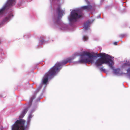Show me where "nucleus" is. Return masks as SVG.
<instances>
[{"instance_id":"nucleus-3","label":"nucleus","mask_w":130,"mask_h":130,"mask_svg":"<svg viewBox=\"0 0 130 130\" xmlns=\"http://www.w3.org/2000/svg\"><path fill=\"white\" fill-rule=\"evenodd\" d=\"M58 64H56L54 65L50 69L47 73L45 74V77L43 80V84H45L47 83L48 78H51L56 74L57 71L58 69V68L56 66H57L59 65Z\"/></svg>"},{"instance_id":"nucleus-19","label":"nucleus","mask_w":130,"mask_h":130,"mask_svg":"<svg viewBox=\"0 0 130 130\" xmlns=\"http://www.w3.org/2000/svg\"><path fill=\"white\" fill-rule=\"evenodd\" d=\"M115 71H116V70H115Z\"/></svg>"},{"instance_id":"nucleus-14","label":"nucleus","mask_w":130,"mask_h":130,"mask_svg":"<svg viewBox=\"0 0 130 130\" xmlns=\"http://www.w3.org/2000/svg\"><path fill=\"white\" fill-rule=\"evenodd\" d=\"M100 70L102 71H105V69H104L103 67H101L100 69Z\"/></svg>"},{"instance_id":"nucleus-2","label":"nucleus","mask_w":130,"mask_h":130,"mask_svg":"<svg viewBox=\"0 0 130 130\" xmlns=\"http://www.w3.org/2000/svg\"><path fill=\"white\" fill-rule=\"evenodd\" d=\"M74 55L75 56H81V59L79 60V62L81 63H86L88 62L93 63L94 62V57H97L90 53L85 51L80 53H76Z\"/></svg>"},{"instance_id":"nucleus-18","label":"nucleus","mask_w":130,"mask_h":130,"mask_svg":"<svg viewBox=\"0 0 130 130\" xmlns=\"http://www.w3.org/2000/svg\"><path fill=\"white\" fill-rule=\"evenodd\" d=\"M15 0H14V3H13V4H12V5H14L15 4Z\"/></svg>"},{"instance_id":"nucleus-9","label":"nucleus","mask_w":130,"mask_h":130,"mask_svg":"<svg viewBox=\"0 0 130 130\" xmlns=\"http://www.w3.org/2000/svg\"><path fill=\"white\" fill-rule=\"evenodd\" d=\"M57 11L59 17H62L63 14V11L60 9V7L59 6H58L57 8Z\"/></svg>"},{"instance_id":"nucleus-11","label":"nucleus","mask_w":130,"mask_h":130,"mask_svg":"<svg viewBox=\"0 0 130 130\" xmlns=\"http://www.w3.org/2000/svg\"><path fill=\"white\" fill-rule=\"evenodd\" d=\"M89 24V22H87L84 23V28L85 30H88Z\"/></svg>"},{"instance_id":"nucleus-17","label":"nucleus","mask_w":130,"mask_h":130,"mask_svg":"<svg viewBox=\"0 0 130 130\" xmlns=\"http://www.w3.org/2000/svg\"><path fill=\"white\" fill-rule=\"evenodd\" d=\"M114 44L115 45H116L117 44V42H115L114 43Z\"/></svg>"},{"instance_id":"nucleus-15","label":"nucleus","mask_w":130,"mask_h":130,"mask_svg":"<svg viewBox=\"0 0 130 130\" xmlns=\"http://www.w3.org/2000/svg\"><path fill=\"white\" fill-rule=\"evenodd\" d=\"M127 72L130 73V67H129L127 70Z\"/></svg>"},{"instance_id":"nucleus-6","label":"nucleus","mask_w":130,"mask_h":130,"mask_svg":"<svg viewBox=\"0 0 130 130\" xmlns=\"http://www.w3.org/2000/svg\"><path fill=\"white\" fill-rule=\"evenodd\" d=\"M73 58H69L61 62H59L56 63L55 65L56 64H59V65L57 66H56V67H58V70L57 71V72H58L60 70L61 68V67L62 64H65L68 62H71V61L73 60Z\"/></svg>"},{"instance_id":"nucleus-10","label":"nucleus","mask_w":130,"mask_h":130,"mask_svg":"<svg viewBox=\"0 0 130 130\" xmlns=\"http://www.w3.org/2000/svg\"><path fill=\"white\" fill-rule=\"evenodd\" d=\"M27 111V109H24L23 110L22 113L19 116V118L20 119L22 118L25 115Z\"/></svg>"},{"instance_id":"nucleus-12","label":"nucleus","mask_w":130,"mask_h":130,"mask_svg":"<svg viewBox=\"0 0 130 130\" xmlns=\"http://www.w3.org/2000/svg\"><path fill=\"white\" fill-rule=\"evenodd\" d=\"M11 16L13 17V14L12 13L10 14L8 17H6L3 20L5 22L9 20Z\"/></svg>"},{"instance_id":"nucleus-1","label":"nucleus","mask_w":130,"mask_h":130,"mask_svg":"<svg viewBox=\"0 0 130 130\" xmlns=\"http://www.w3.org/2000/svg\"><path fill=\"white\" fill-rule=\"evenodd\" d=\"M97 56L101 57L98 59L95 62V65L97 67L102 66L104 64H108L109 67L112 69L114 70L112 65L114 64L113 60L110 59L108 55L105 53L96 54Z\"/></svg>"},{"instance_id":"nucleus-16","label":"nucleus","mask_w":130,"mask_h":130,"mask_svg":"<svg viewBox=\"0 0 130 130\" xmlns=\"http://www.w3.org/2000/svg\"><path fill=\"white\" fill-rule=\"evenodd\" d=\"M127 65V63H125L123 66V67H124L125 66H126Z\"/></svg>"},{"instance_id":"nucleus-4","label":"nucleus","mask_w":130,"mask_h":130,"mask_svg":"<svg viewBox=\"0 0 130 130\" xmlns=\"http://www.w3.org/2000/svg\"><path fill=\"white\" fill-rule=\"evenodd\" d=\"M25 122L23 119L17 120L12 126L11 130H25L27 127H24Z\"/></svg>"},{"instance_id":"nucleus-13","label":"nucleus","mask_w":130,"mask_h":130,"mask_svg":"<svg viewBox=\"0 0 130 130\" xmlns=\"http://www.w3.org/2000/svg\"><path fill=\"white\" fill-rule=\"evenodd\" d=\"M88 39V38L87 36H83V39L84 41H86Z\"/></svg>"},{"instance_id":"nucleus-8","label":"nucleus","mask_w":130,"mask_h":130,"mask_svg":"<svg viewBox=\"0 0 130 130\" xmlns=\"http://www.w3.org/2000/svg\"><path fill=\"white\" fill-rule=\"evenodd\" d=\"M87 4H88V6H83L81 7L82 9L84 10H86L87 11H90L92 9V6L91 5H89L90 3L88 1H86Z\"/></svg>"},{"instance_id":"nucleus-7","label":"nucleus","mask_w":130,"mask_h":130,"mask_svg":"<svg viewBox=\"0 0 130 130\" xmlns=\"http://www.w3.org/2000/svg\"><path fill=\"white\" fill-rule=\"evenodd\" d=\"M14 0H8L6 5L0 10V15L3 14L4 10L7 8V7H9L12 6V4L13 3Z\"/></svg>"},{"instance_id":"nucleus-5","label":"nucleus","mask_w":130,"mask_h":130,"mask_svg":"<svg viewBox=\"0 0 130 130\" xmlns=\"http://www.w3.org/2000/svg\"><path fill=\"white\" fill-rule=\"evenodd\" d=\"M82 16V11L79 10H73L71 12L69 18L70 21L72 20L76 21Z\"/></svg>"}]
</instances>
